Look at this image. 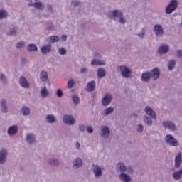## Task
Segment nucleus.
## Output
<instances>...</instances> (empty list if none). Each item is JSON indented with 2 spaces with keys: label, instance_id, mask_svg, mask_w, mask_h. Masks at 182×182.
<instances>
[{
  "label": "nucleus",
  "instance_id": "f257e3e1",
  "mask_svg": "<svg viewBox=\"0 0 182 182\" xmlns=\"http://www.w3.org/2000/svg\"><path fill=\"white\" fill-rule=\"evenodd\" d=\"M160 77V70L157 68H154L150 73H144L142 74L143 82H149L150 79L157 80Z\"/></svg>",
  "mask_w": 182,
  "mask_h": 182
},
{
  "label": "nucleus",
  "instance_id": "f03ea898",
  "mask_svg": "<svg viewBox=\"0 0 182 182\" xmlns=\"http://www.w3.org/2000/svg\"><path fill=\"white\" fill-rule=\"evenodd\" d=\"M108 16L109 18H120L119 19L120 23H124L126 22V20L123 18V13L117 10H114V11H109L108 13Z\"/></svg>",
  "mask_w": 182,
  "mask_h": 182
},
{
  "label": "nucleus",
  "instance_id": "7ed1b4c3",
  "mask_svg": "<svg viewBox=\"0 0 182 182\" xmlns=\"http://www.w3.org/2000/svg\"><path fill=\"white\" fill-rule=\"evenodd\" d=\"M177 9V0H171L166 9V14H171Z\"/></svg>",
  "mask_w": 182,
  "mask_h": 182
},
{
  "label": "nucleus",
  "instance_id": "20e7f679",
  "mask_svg": "<svg viewBox=\"0 0 182 182\" xmlns=\"http://www.w3.org/2000/svg\"><path fill=\"white\" fill-rule=\"evenodd\" d=\"M120 70H122V75L123 77H130L132 76V71L129 68L123 65L119 67Z\"/></svg>",
  "mask_w": 182,
  "mask_h": 182
},
{
  "label": "nucleus",
  "instance_id": "39448f33",
  "mask_svg": "<svg viewBox=\"0 0 182 182\" xmlns=\"http://www.w3.org/2000/svg\"><path fill=\"white\" fill-rule=\"evenodd\" d=\"M63 120L64 123H65V124H68V126H72V124H75V118L69 115H64Z\"/></svg>",
  "mask_w": 182,
  "mask_h": 182
},
{
  "label": "nucleus",
  "instance_id": "423d86ee",
  "mask_svg": "<svg viewBox=\"0 0 182 182\" xmlns=\"http://www.w3.org/2000/svg\"><path fill=\"white\" fill-rule=\"evenodd\" d=\"M166 142L170 144V146H172L173 147H175V146H178V142L177 141V139H176L171 135H166Z\"/></svg>",
  "mask_w": 182,
  "mask_h": 182
},
{
  "label": "nucleus",
  "instance_id": "0eeeda50",
  "mask_svg": "<svg viewBox=\"0 0 182 182\" xmlns=\"http://www.w3.org/2000/svg\"><path fill=\"white\" fill-rule=\"evenodd\" d=\"M112 99H113V97H112V95L110 94L105 95L102 101V105L107 106L108 105H109L110 102H112Z\"/></svg>",
  "mask_w": 182,
  "mask_h": 182
},
{
  "label": "nucleus",
  "instance_id": "6e6552de",
  "mask_svg": "<svg viewBox=\"0 0 182 182\" xmlns=\"http://www.w3.org/2000/svg\"><path fill=\"white\" fill-rule=\"evenodd\" d=\"M8 155V151L3 149L0 151V164H4L6 160V156Z\"/></svg>",
  "mask_w": 182,
  "mask_h": 182
},
{
  "label": "nucleus",
  "instance_id": "1a4fd4ad",
  "mask_svg": "<svg viewBox=\"0 0 182 182\" xmlns=\"http://www.w3.org/2000/svg\"><path fill=\"white\" fill-rule=\"evenodd\" d=\"M145 113L148 114L151 117V119H156V112H154L153 109L150 107H146L145 108Z\"/></svg>",
  "mask_w": 182,
  "mask_h": 182
},
{
  "label": "nucleus",
  "instance_id": "9d476101",
  "mask_svg": "<svg viewBox=\"0 0 182 182\" xmlns=\"http://www.w3.org/2000/svg\"><path fill=\"white\" fill-rule=\"evenodd\" d=\"M154 32L156 36H163V27L160 25H156L154 28Z\"/></svg>",
  "mask_w": 182,
  "mask_h": 182
},
{
  "label": "nucleus",
  "instance_id": "9b49d317",
  "mask_svg": "<svg viewBox=\"0 0 182 182\" xmlns=\"http://www.w3.org/2000/svg\"><path fill=\"white\" fill-rule=\"evenodd\" d=\"M102 137H103L104 139H107V137H109V135L110 134V130H109V128L107 126H102Z\"/></svg>",
  "mask_w": 182,
  "mask_h": 182
},
{
  "label": "nucleus",
  "instance_id": "f8f14e48",
  "mask_svg": "<svg viewBox=\"0 0 182 182\" xmlns=\"http://www.w3.org/2000/svg\"><path fill=\"white\" fill-rule=\"evenodd\" d=\"M163 126H164V127H167V129H169V130H176V125L171 122H164L163 123Z\"/></svg>",
  "mask_w": 182,
  "mask_h": 182
},
{
  "label": "nucleus",
  "instance_id": "ddd939ff",
  "mask_svg": "<svg viewBox=\"0 0 182 182\" xmlns=\"http://www.w3.org/2000/svg\"><path fill=\"white\" fill-rule=\"evenodd\" d=\"M19 83L22 87H24L25 89H28L29 87V83H28V80H26V78L21 77L19 80Z\"/></svg>",
  "mask_w": 182,
  "mask_h": 182
},
{
  "label": "nucleus",
  "instance_id": "4468645a",
  "mask_svg": "<svg viewBox=\"0 0 182 182\" xmlns=\"http://www.w3.org/2000/svg\"><path fill=\"white\" fill-rule=\"evenodd\" d=\"M95 88H96V83L95 82V81H91L88 82V84L87 85V90L89 92H93V90H95Z\"/></svg>",
  "mask_w": 182,
  "mask_h": 182
},
{
  "label": "nucleus",
  "instance_id": "2eb2a0df",
  "mask_svg": "<svg viewBox=\"0 0 182 182\" xmlns=\"http://www.w3.org/2000/svg\"><path fill=\"white\" fill-rule=\"evenodd\" d=\"M18 132V127L12 126L8 129V133L9 136H14V134H16Z\"/></svg>",
  "mask_w": 182,
  "mask_h": 182
},
{
  "label": "nucleus",
  "instance_id": "dca6fc26",
  "mask_svg": "<svg viewBox=\"0 0 182 182\" xmlns=\"http://www.w3.org/2000/svg\"><path fill=\"white\" fill-rule=\"evenodd\" d=\"M170 48H168V46H161L158 49V53L159 55H163V53H167Z\"/></svg>",
  "mask_w": 182,
  "mask_h": 182
},
{
  "label": "nucleus",
  "instance_id": "f3484780",
  "mask_svg": "<svg viewBox=\"0 0 182 182\" xmlns=\"http://www.w3.org/2000/svg\"><path fill=\"white\" fill-rule=\"evenodd\" d=\"M181 163V153H179L175 159V166L178 168Z\"/></svg>",
  "mask_w": 182,
  "mask_h": 182
},
{
  "label": "nucleus",
  "instance_id": "a211bd4d",
  "mask_svg": "<svg viewBox=\"0 0 182 182\" xmlns=\"http://www.w3.org/2000/svg\"><path fill=\"white\" fill-rule=\"evenodd\" d=\"M119 178H120V180H122V181H124V182H130V181L132 180L130 176H129L128 175L124 174V173H122L119 176Z\"/></svg>",
  "mask_w": 182,
  "mask_h": 182
},
{
  "label": "nucleus",
  "instance_id": "6ab92c4d",
  "mask_svg": "<svg viewBox=\"0 0 182 182\" xmlns=\"http://www.w3.org/2000/svg\"><path fill=\"white\" fill-rule=\"evenodd\" d=\"M26 140L30 144L35 143V135L33 134H28L27 135Z\"/></svg>",
  "mask_w": 182,
  "mask_h": 182
},
{
  "label": "nucleus",
  "instance_id": "aec40b11",
  "mask_svg": "<svg viewBox=\"0 0 182 182\" xmlns=\"http://www.w3.org/2000/svg\"><path fill=\"white\" fill-rule=\"evenodd\" d=\"M40 79L42 82H46L48 80V72L43 70L40 75Z\"/></svg>",
  "mask_w": 182,
  "mask_h": 182
},
{
  "label": "nucleus",
  "instance_id": "412c9836",
  "mask_svg": "<svg viewBox=\"0 0 182 182\" xmlns=\"http://www.w3.org/2000/svg\"><path fill=\"white\" fill-rule=\"evenodd\" d=\"M93 171L95 174V177H99V176H102V169H100L98 166H94Z\"/></svg>",
  "mask_w": 182,
  "mask_h": 182
},
{
  "label": "nucleus",
  "instance_id": "4be33fe9",
  "mask_svg": "<svg viewBox=\"0 0 182 182\" xmlns=\"http://www.w3.org/2000/svg\"><path fill=\"white\" fill-rule=\"evenodd\" d=\"M48 41L50 43H56V42H59V37L58 36H52L48 38Z\"/></svg>",
  "mask_w": 182,
  "mask_h": 182
},
{
  "label": "nucleus",
  "instance_id": "5701e85b",
  "mask_svg": "<svg viewBox=\"0 0 182 182\" xmlns=\"http://www.w3.org/2000/svg\"><path fill=\"white\" fill-rule=\"evenodd\" d=\"M91 65H99V66H102L103 65H106V62L105 61H100L99 60H93L92 62H91Z\"/></svg>",
  "mask_w": 182,
  "mask_h": 182
},
{
  "label": "nucleus",
  "instance_id": "b1692460",
  "mask_svg": "<svg viewBox=\"0 0 182 182\" xmlns=\"http://www.w3.org/2000/svg\"><path fill=\"white\" fill-rule=\"evenodd\" d=\"M1 107L3 109V112L6 113L8 112V107H6V100H2L1 102Z\"/></svg>",
  "mask_w": 182,
  "mask_h": 182
},
{
  "label": "nucleus",
  "instance_id": "393cba45",
  "mask_svg": "<svg viewBox=\"0 0 182 182\" xmlns=\"http://www.w3.org/2000/svg\"><path fill=\"white\" fill-rule=\"evenodd\" d=\"M182 169L178 171V172H175L173 173V177L175 180H180L181 178Z\"/></svg>",
  "mask_w": 182,
  "mask_h": 182
},
{
  "label": "nucleus",
  "instance_id": "a878e982",
  "mask_svg": "<svg viewBox=\"0 0 182 182\" xmlns=\"http://www.w3.org/2000/svg\"><path fill=\"white\" fill-rule=\"evenodd\" d=\"M41 50L43 55H46V53H49V52H50L52 49L50 48V47L44 46L41 48Z\"/></svg>",
  "mask_w": 182,
  "mask_h": 182
},
{
  "label": "nucleus",
  "instance_id": "bb28decb",
  "mask_svg": "<svg viewBox=\"0 0 182 182\" xmlns=\"http://www.w3.org/2000/svg\"><path fill=\"white\" fill-rule=\"evenodd\" d=\"M31 6L36 7V9H43V8H45V6H43V4L41 2H35Z\"/></svg>",
  "mask_w": 182,
  "mask_h": 182
},
{
  "label": "nucleus",
  "instance_id": "cd10ccee",
  "mask_svg": "<svg viewBox=\"0 0 182 182\" xmlns=\"http://www.w3.org/2000/svg\"><path fill=\"white\" fill-rule=\"evenodd\" d=\"M83 161L80 159H76L74 161V166L75 167H81L82 166Z\"/></svg>",
  "mask_w": 182,
  "mask_h": 182
},
{
  "label": "nucleus",
  "instance_id": "c85d7f7f",
  "mask_svg": "<svg viewBox=\"0 0 182 182\" xmlns=\"http://www.w3.org/2000/svg\"><path fill=\"white\" fill-rule=\"evenodd\" d=\"M117 168L119 171H122V173H124V171H126V166H124V164H118Z\"/></svg>",
  "mask_w": 182,
  "mask_h": 182
},
{
  "label": "nucleus",
  "instance_id": "c756f323",
  "mask_svg": "<svg viewBox=\"0 0 182 182\" xmlns=\"http://www.w3.org/2000/svg\"><path fill=\"white\" fill-rule=\"evenodd\" d=\"M98 77H105V76L106 75V71H105V70L103 68H100L98 70Z\"/></svg>",
  "mask_w": 182,
  "mask_h": 182
},
{
  "label": "nucleus",
  "instance_id": "7c9ffc66",
  "mask_svg": "<svg viewBox=\"0 0 182 182\" xmlns=\"http://www.w3.org/2000/svg\"><path fill=\"white\" fill-rule=\"evenodd\" d=\"M41 95L43 97H46V96L49 95V91H48L46 87H44L43 89L41 90Z\"/></svg>",
  "mask_w": 182,
  "mask_h": 182
},
{
  "label": "nucleus",
  "instance_id": "2f4dec72",
  "mask_svg": "<svg viewBox=\"0 0 182 182\" xmlns=\"http://www.w3.org/2000/svg\"><path fill=\"white\" fill-rule=\"evenodd\" d=\"M23 115V116H28L31 113V111L29 110V107H23L22 108Z\"/></svg>",
  "mask_w": 182,
  "mask_h": 182
},
{
  "label": "nucleus",
  "instance_id": "473e14b6",
  "mask_svg": "<svg viewBox=\"0 0 182 182\" xmlns=\"http://www.w3.org/2000/svg\"><path fill=\"white\" fill-rule=\"evenodd\" d=\"M47 122L48 123H55L56 122V119L53 115H48L47 116Z\"/></svg>",
  "mask_w": 182,
  "mask_h": 182
},
{
  "label": "nucleus",
  "instance_id": "72a5a7b5",
  "mask_svg": "<svg viewBox=\"0 0 182 182\" xmlns=\"http://www.w3.org/2000/svg\"><path fill=\"white\" fill-rule=\"evenodd\" d=\"M8 16V13L5 10H0V19H4Z\"/></svg>",
  "mask_w": 182,
  "mask_h": 182
},
{
  "label": "nucleus",
  "instance_id": "f704fd0d",
  "mask_svg": "<svg viewBox=\"0 0 182 182\" xmlns=\"http://www.w3.org/2000/svg\"><path fill=\"white\" fill-rule=\"evenodd\" d=\"M176 60H172L171 61L169 62V64H168V69L169 70H172V69H174V67L176 66Z\"/></svg>",
  "mask_w": 182,
  "mask_h": 182
},
{
  "label": "nucleus",
  "instance_id": "c9c22d12",
  "mask_svg": "<svg viewBox=\"0 0 182 182\" xmlns=\"http://www.w3.org/2000/svg\"><path fill=\"white\" fill-rule=\"evenodd\" d=\"M114 112V109L113 107H109L105 109V114L107 116L110 114V113H113Z\"/></svg>",
  "mask_w": 182,
  "mask_h": 182
},
{
  "label": "nucleus",
  "instance_id": "e433bc0d",
  "mask_svg": "<svg viewBox=\"0 0 182 182\" xmlns=\"http://www.w3.org/2000/svg\"><path fill=\"white\" fill-rule=\"evenodd\" d=\"M50 164H52V166H58L59 161L57 159H50L49 161Z\"/></svg>",
  "mask_w": 182,
  "mask_h": 182
},
{
  "label": "nucleus",
  "instance_id": "4c0bfd02",
  "mask_svg": "<svg viewBox=\"0 0 182 182\" xmlns=\"http://www.w3.org/2000/svg\"><path fill=\"white\" fill-rule=\"evenodd\" d=\"M38 50L37 46H28V52H36Z\"/></svg>",
  "mask_w": 182,
  "mask_h": 182
},
{
  "label": "nucleus",
  "instance_id": "58836bf2",
  "mask_svg": "<svg viewBox=\"0 0 182 182\" xmlns=\"http://www.w3.org/2000/svg\"><path fill=\"white\" fill-rule=\"evenodd\" d=\"M144 122L146 123V124L149 126H151L153 121L151 120V118L146 117Z\"/></svg>",
  "mask_w": 182,
  "mask_h": 182
},
{
  "label": "nucleus",
  "instance_id": "ea45409f",
  "mask_svg": "<svg viewBox=\"0 0 182 182\" xmlns=\"http://www.w3.org/2000/svg\"><path fill=\"white\" fill-rule=\"evenodd\" d=\"M73 100L74 103H75V105L79 104V102H80L79 97L75 95V96L73 97Z\"/></svg>",
  "mask_w": 182,
  "mask_h": 182
},
{
  "label": "nucleus",
  "instance_id": "a19ab883",
  "mask_svg": "<svg viewBox=\"0 0 182 182\" xmlns=\"http://www.w3.org/2000/svg\"><path fill=\"white\" fill-rule=\"evenodd\" d=\"M73 85H75V82H73V80H70L68 83V88L72 89V87H73Z\"/></svg>",
  "mask_w": 182,
  "mask_h": 182
},
{
  "label": "nucleus",
  "instance_id": "79ce46f5",
  "mask_svg": "<svg viewBox=\"0 0 182 182\" xmlns=\"http://www.w3.org/2000/svg\"><path fill=\"white\" fill-rule=\"evenodd\" d=\"M0 79L3 83H6V77H5V75L1 74L0 76Z\"/></svg>",
  "mask_w": 182,
  "mask_h": 182
},
{
  "label": "nucleus",
  "instance_id": "37998d69",
  "mask_svg": "<svg viewBox=\"0 0 182 182\" xmlns=\"http://www.w3.org/2000/svg\"><path fill=\"white\" fill-rule=\"evenodd\" d=\"M144 129V127H143V125H138V129H137V132H139V133H142L143 130Z\"/></svg>",
  "mask_w": 182,
  "mask_h": 182
},
{
  "label": "nucleus",
  "instance_id": "c03bdc74",
  "mask_svg": "<svg viewBox=\"0 0 182 182\" xmlns=\"http://www.w3.org/2000/svg\"><path fill=\"white\" fill-rule=\"evenodd\" d=\"M58 53H60V55H66V50H65L64 48H60L58 50Z\"/></svg>",
  "mask_w": 182,
  "mask_h": 182
},
{
  "label": "nucleus",
  "instance_id": "a18cd8bd",
  "mask_svg": "<svg viewBox=\"0 0 182 182\" xmlns=\"http://www.w3.org/2000/svg\"><path fill=\"white\" fill-rule=\"evenodd\" d=\"M57 96L58 97H62L63 96V92L61 90H57Z\"/></svg>",
  "mask_w": 182,
  "mask_h": 182
},
{
  "label": "nucleus",
  "instance_id": "49530a36",
  "mask_svg": "<svg viewBox=\"0 0 182 182\" xmlns=\"http://www.w3.org/2000/svg\"><path fill=\"white\" fill-rule=\"evenodd\" d=\"M73 5H74V6H78V5H80V2L75 0L72 1Z\"/></svg>",
  "mask_w": 182,
  "mask_h": 182
},
{
  "label": "nucleus",
  "instance_id": "de8ad7c7",
  "mask_svg": "<svg viewBox=\"0 0 182 182\" xmlns=\"http://www.w3.org/2000/svg\"><path fill=\"white\" fill-rule=\"evenodd\" d=\"M176 56L178 58H182V50H178L176 52Z\"/></svg>",
  "mask_w": 182,
  "mask_h": 182
},
{
  "label": "nucleus",
  "instance_id": "09e8293b",
  "mask_svg": "<svg viewBox=\"0 0 182 182\" xmlns=\"http://www.w3.org/2000/svg\"><path fill=\"white\" fill-rule=\"evenodd\" d=\"M80 132H85V130H86V126L80 125Z\"/></svg>",
  "mask_w": 182,
  "mask_h": 182
},
{
  "label": "nucleus",
  "instance_id": "8fccbe9b",
  "mask_svg": "<svg viewBox=\"0 0 182 182\" xmlns=\"http://www.w3.org/2000/svg\"><path fill=\"white\" fill-rule=\"evenodd\" d=\"M144 35H145L144 32L142 31L138 34V36L139 38H141V39H143V38H144Z\"/></svg>",
  "mask_w": 182,
  "mask_h": 182
},
{
  "label": "nucleus",
  "instance_id": "3c124183",
  "mask_svg": "<svg viewBox=\"0 0 182 182\" xmlns=\"http://www.w3.org/2000/svg\"><path fill=\"white\" fill-rule=\"evenodd\" d=\"M61 39L63 42H66V41L68 40V36L66 35H63Z\"/></svg>",
  "mask_w": 182,
  "mask_h": 182
},
{
  "label": "nucleus",
  "instance_id": "603ef678",
  "mask_svg": "<svg viewBox=\"0 0 182 182\" xmlns=\"http://www.w3.org/2000/svg\"><path fill=\"white\" fill-rule=\"evenodd\" d=\"M87 130L88 133H93V128L92 127H87Z\"/></svg>",
  "mask_w": 182,
  "mask_h": 182
},
{
  "label": "nucleus",
  "instance_id": "864d4df0",
  "mask_svg": "<svg viewBox=\"0 0 182 182\" xmlns=\"http://www.w3.org/2000/svg\"><path fill=\"white\" fill-rule=\"evenodd\" d=\"M17 46H25V42L21 41L17 43Z\"/></svg>",
  "mask_w": 182,
  "mask_h": 182
},
{
  "label": "nucleus",
  "instance_id": "5fc2aeb1",
  "mask_svg": "<svg viewBox=\"0 0 182 182\" xmlns=\"http://www.w3.org/2000/svg\"><path fill=\"white\" fill-rule=\"evenodd\" d=\"M16 33V30H15L14 28L13 29V31L10 32V35H15Z\"/></svg>",
  "mask_w": 182,
  "mask_h": 182
},
{
  "label": "nucleus",
  "instance_id": "6e6d98bb",
  "mask_svg": "<svg viewBox=\"0 0 182 182\" xmlns=\"http://www.w3.org/2000/svg\"><path fill=\"white\" fill-rule=\"evenodd\" d=\"M80 72H81V73H85V72H86V68H81Z\"/></svg>",
  "mask_w": 182,
  "mask_h": 182
},
{
  "label": "nucleus",
  "instance_id": "4d7b16f0",
  "mask_svg": "<svg viewBox=\"0 0 182 182\" xmlns=\"http://www.w3.org/2000/svg\"><path fill=\"white\" fill-rule=\"evenodd\" d=\"M75 147H76L77 149H80V144L79 142H77V143H76V145H75Z\"/></svg>",
  "mask_w": 182,
  "mask_h": 182
},
{
  "label": "nucleus",
  "instance_id": "13d9d810",
  "mask_svg": "<svg viewBox=\"0 0 182 182\" xmlns=\"http://www.w3.org/2000/svg\"><path fill=\"white\" fill-rule=\"evenodd\" d=\"M95 58H100V54H99L98 53H95Z\"/></svg>",
  "mask_w": 182,
  "mask_h": 182
},
{
  "label": "nucleus",
  "instance_id": "bf43d9fd",
  "mask_svg": "<svg viewBox=\"0 0 182 182\" xmlns=\"http://www.w3.org/2000/svg\"><path fill=\"white\" fill-rule=\"evenodd\" d=\"M48 11H52V6H48Z\"/></svg>",
  "mask_w": 182,
  "mask_h": 182
},
{
  "label": "nucleus",
  "instance_id": "052dcab7",
  "mask_svg": "<svg viewBox=\"0 0 182 182\" xmlns=\"http://www.w3.org/2000/svg\"><path fill=\"white\" fill-rule=\"evenodd\" d=\"M28 46H36L35 44H29Z\"/></svg>",
  "mask_w": 182,
  "mask_h": 182
},
{
  "label": "nucleus",
  "instance_id": "680f3d73",
  "mask_svg": "<svg viewBox=\"0 0 182 182\" xmlns=\"http://www.w3.org/2000/svg\"><path fill=\"white\" fill-rule=\"evenodd\" d=\"M48 29H53V26H52L51 28H48Z\"/></svg>",
  "mask_w": 182,
  "mask_h": 182
},
{
  "label": "nucleus",
  "instance_id": "e2e57ef3",
  "mask_svg": "<svg viewBox=\"0 0 182 182\" xmlns=\"http://www.w3.org/2000/svg\"><path fill=\"white\" fill-rule=\"evenodd\" d=\"M132 116H134V117H136V114H133Z\"/></svg>",
  "mask_w": 182,
  "mask_h": 182
},
{
  "label": "nucleus",
  "instance_id": "0e129e2a",
  "mask_svg": "<svg viewBox=\"0 0 182 182\" xmlns=\"http://www.w3.org/2000/svg\"><path fill=\"white\" fill-rule=\"evenodd\" d=\"M17 48H21V47H17Z\"/></svg>",
  "mask_w": 182,
  "mask_h": 182
}]
</instances>
